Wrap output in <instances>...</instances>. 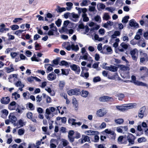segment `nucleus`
Segmentation results:
<instances>
[{
    "label": "nucleus",
    "instance_id": "nucleus-7",
    "mask_svg": "<svg viewBox=\"0 0 148 148\" xmlns=\"http://www.w3.org/2000/svg\"><path fill=\"white\" fill-rule=\"evenodd\" d=\"M80 59L84 60H88L90 61L91 62H92L93 61L91 59V58L90 56L87 53H86L84 54H82V55L80 57Z\"/></svg>",
    "mask_w": 148,
    "mask_h": 148
},
{
    "label": "nucleus",
    "instance_id": "nucleus-27",
    "mask_svg": "<svg viewBox=\"0 0 148 148\" xmlns=\"http://www.w3.org/2000/svg\"><path fill=\"white\" fill-rule=\"evenodd\" d=\"M124 138V135L123 136H120L118 138L117 140L118 142L120 143L123 144H126L127 142H123V140Z\"/></svg>",
    "mask_w": 148,
    "mask_h": 148
},
{
    "label": "nucleus",
    "instance_id": "nucleus-48",
    "mask_svg": "<svg viewBox=\"0 0 148 148\" xmlns=\"http://www.w3.org/2000/svg\"><path fill=\"white\" fill-rule=\"evenodd\" d=\"M62 145L64 147L66 146L69 143L68 141L67 140L65 139L62 140Z\"/></svg>",
    "mask_w": 148,
    "mask_h": 148
},
{
    "label": "nucleus",
    "instance_id": "nucleus-47",
    "mask_svg": "<svg viewBox=\"0 0 148 148\" xmlns=\"http://www.w3.org/2000/svg\"><path fill=\"white\" fill-rule=\"evenodd\" d=\"M95 21L98 23H100L101 21V18L100 16L97 15L95 16Z\"/></svg>",
    "mask_w": 148,
    "mask_h": 148
},
{
    "label": "nucleus",
    "instance_id": "nucleus-64",
    "mask_svg": "<svg viewBox=\"0 0 148 148\" xmlns=\"http://www.w3.org/2000/svg\"><path fill=\"white\" fill-rule=\"evenodd\" d=\"M27 116L28 118L31 119L32 117V114L31 112H29L27 114Z\"/></svg>",
    "mask_w": 148,
    "mask_h": 148
},
{
    "label": "nucleus",
    "instance_id": "nucleus-61",
    "mask_svg": "<svg viewBox=\"0 0 148 148\" xmlns=\"http://www.w3.org/2000/svg\"><path fill=\"white\" fill-rule=\"evenodd\" d=\"M2 112L3 115H4L6 116L8 115V111L5 109L3 110L2 111Z\"/></svg>",
    "mask_w": 148,
    "mask_h": 148
},
{
    "label": "nucleus",
    "instance_id": "nucleus-45",
    "mask_svg": "<svg viewBox=\"0 0 148 148\" xmlns=\"http://www.w3.org/2000/svg\"><path fill=\"white\" fill-rule=\"evenodd\" d=\"M75 121L76 120L74 119H69L68 120V122L69 123L71 124L72 125H74Z\"/></svg>",
    "mask_w": 148,
    "mask_h": 148
},
{
    "label": "nucleus",
    "instance_id": "nucleus-18",
    "mask_svg": "<svg viewBox=\"0 0 148 148\" xmlns=\"http://www.w3.org/2000/svg\"><path fill=\"white\" fill-rule=\"evenodd\" d=\"M129 25L132 27L136 28L138 27V24L134 19H132L129 21Z\"/></svg>",
    "mask_w": 148,
    "mask_h": 148
},
{
    "label": "nucleus",
    "instance_id": "nucleus-51",
    "mask_svg": "<svg viewBox=\"0 0 148 148\" xmlns=\"http://www.w3.org/2000/svg\"><path fill=\"white\" fill-rule=\"evenodd\" d=\"M61 22V20L60 19H58L56 21L55 23L58 27H59L60 26Z\"/></svg>",
    "mask_w": 148,
    "mask_h": 148
},
{
    "label": "nucleus",
    "instance_id": "nucleus-36",
    "mask_svg": "<svg viewBox=\"0 0 148 148\" xmlns=\"http://www.w3.org/2000/svg\"><path fill=\"white\" fill-rule=\"evenodd\" d=\"M123 120L122 119H119L114 120V122L116 123L119 124H122L123 122Z\"/></svg>",
    "mask_w": 148,
    "mask_h": 148
},
{
    "label": "nucleus",
    "instance_id": "nucleus-10",
    "mask_svg": "<svg viewBox=\"0 0 148 148\" xmlns=\"http://www.w3.org/2000/svg\"><path fill=\"white\" fill-rule=\"evenodd\" d=\"M99 100L101 101L106 102L112 101L113 99L112 97L108 96H103L100 97Z\"/></svg>",
    "mask_w": 148,
    "mask_h": 148
},
{
    "label": "nucleus",
    "instance_id": "nucleus-49",
    "mask_svg": "<svg viewBox=\"0 0 148 148\" xmlns=\"http://www.w3.org/2000/svg\"><path fill=\"white\" fill-rule=\"evenodd\" d=\"M16 104V103L14 101H13L11 102L9 105H8V108L9 109H11L12 108H11V106H14Z\"/></svg>",
    "mask_w": 148,
    "mask_h": 148
},
{
    "label": "nucleus",
    "instance_id": "nucleus-38",
    "mask_svg": "<svg viewBox=\"0 0 148 148\" xmlns=\"http://www.w3.org/2000/svg\"><path fill=\"white\" fill-rule=\"evenodd\" d=\"M129 18V16H125L123 17L122 21L123 23H126L128 21V19Z\"/></svg>",
    "mask_w": 148,
    "mask_h": 148
},
{
    "label": "nucleus",
    "instance_id": "nucleus-23",
    "mask_svg": "<svg viewBox=\"0 0 148 148\" xmlns=\"http://www.w3.org/2000/svg\"><path fill=\"white\" fill-rule=\"evenodd\" d=\"M50 28L51 30L53 32H56L58 31V29L54 23H52L49 25Z\"/></svg>",
    "mask_w": 148,
    "mask_h": 148
},
{
    "label": "nucleus",
    "instance_id": "nucleus-24",
    "mask_svg": "<svg viewBox=\"0 0 148 148\" xmlns=\"http://www.w3.org/2000/svg\"><path fill=\"white\" fill-rule=\"evenodd\" d=\"M137 45L139 46H141L142 47H145L146 45L144 39L140 40L137 43Z\"/></svg>",
    "mask_w": 148,
    "mask_h": 148
},
{
    "label": "nucleus",
    "instance_id": "nucleus-12",
    "mask_svg": "<svg viewBox=\"0 0 148 148\" xmlns=\"http://www.w3.org/2000/svg\"><path fill=\"white\" fill-rule=\"evenodd\" d=\"M104 132L107 134H110L112 136L111 137L112 139H115L116 134L113 131L111 130L110 129H107L105 130Z\"/></svg>",
    "mask_w": 148,
    "mask_h": 148
},
{
    "label": "nucleus",
    "instance_id": "nucleus-14",
    "mask_svg": "<svg viewBox=\"0 0 148 148\" xmlns=\"http://www.w3.org/2000/svg\"><path fill=\"white\" fill-rule=\"evenodd\" d=\"M103 69L114 72L117 71L118 68L115 66H106L105 67H103Z\"/></svg>",
    "mask_w": 148,
    "mask_h": 148
},
{
    "label": "nucleus",
    "instance_id": "nucleus-5",
    "mask_svg": "<svg viewBox=\"0 0 148 148\" xmlns=\"http://www.w3.org/2000/svg\"><path fill=\"white\" fill-rule=\"evenodd\" d=\"M116 130L118 132L124 134L128 130L127 126H119L116 127Z\"/></svg>",
    "mask_w": 148,
    "mask_h": 148
},
{
    "label": "nucleus",
    "instance_id": "nucleus-34",
    "mask_svg": "<svg viewBox=\"0 0 148 148\" xmlns=\"http://www.w3.org/2000/svg\"><path fill=\"white\" fill-rule=\"evenodd\" d=\"M74 95H79L80 93V90L78 88H75L73 89Z\"/></svg>",
    "mask_w": 148,
    "mask_h": 148
},
{
    "label": "nucleus",
    "instance_id": "nucleus-6",
    "mask_svg": "<svg viewBox=\"0 0 148 148\" xmlns=\"http://www.w3.org/2000/svg\"><path fill=\"white\" fill-rule=\"evenodd\" d=\"M138 50L136 49H135L130 51L131 54L132 59L135 61L136 60L137 58Z\"/></svg>",
    "mask_w": 148,
    "mask_h": 148
},
{
    "label": "nucleus",
    "instance_id": "nucleus-31",
    "mask_svg": "<svg viewBox=\"0 0 148 148\" xmlns=\"http://www.w3.org/2000/svg\"><path fill=\"white\" fill-rule=\"evenodd\" d=\"M59 65L60 66H65L67 67L69 66V64L68 62L64 60L61 61Z\"/></svg>",
    "mask_w": 148,
    "mask_h": 148
},
{
    "label": "nucleus",
    "instance_id": "nucleus-32",
    "mask_svg": "<svg viewBox=\"0 0 148 148\" xmlns=\"http://www.w3.org/2000/svg\"><path fill=\"white\" fill-rule=\"evenodd\" d=\"M15 86L17 87H24V85L21 82L18 81L15 84Z\"/></svg>",
    "mask_w": 148,
    "mask_h": 148
},
{
    "label": "nucleus",
    "instance_id": "nucleus-22",
    "mask_svg": "<svg viewBox=\"0 0 148 148\" xmlns=\"http://www.w3.org/2000/svg\"><path fill=\"white\" fill-rule=\"evenodd\" d=\"M142 34V30L140 29L138 30L137 34L135 36L134 38L137 40L139 39L140 38V36Z\"/></svg>",
    "mask_w": 148,
    "mask_h": 148
},
{
    "label": "nucleus",
    "instance_id": "nucleus-11",
    "mask_svg": "<svg viewBox=\"0 0 148 148\" xmlns=\"http://www.w3.org/2000/svg\"><path fill=\"white\" fill-rule=\"evenodd\" d=\"M140 73L143 75H148V69L145 66H141L139 69Z\"/></svg>",
    "mask_w": 148,
    "mask_h": 148
},
{
    "label": "nucleus",
    "instance_id": "nucleus-42",
    "mask_svg": "<svg viewBox=\"0 0 148 148\" xmlns=\"http://www.w3.org/2000/svg\"><path fill=\"white\" fill-rule=\"evenodd\" d=\"M146 138L144 137L138 138V141L139 143H141L143 142H145L146 141Z\"/></svg>",
    "mask_w": 148,
    "mask_h": 148
},
{
    "label": "nucleus",
    "instance_id": "nucleus-29",
    "mask_svg": "<svg viewBox=\"0 0 148 148\" xmlns=\"http://www.w3.org/2000/svg\"><path fill=\"white\" fill-rule=\"evenodd\" d=\"M66 5L68 7L66 8V9L68 10H70L72 8L73 3L71 2H67L66 3Z\"/></svg>",
    "mask_w": 148,
    "mask_h": 148
},
{
    "label": "nucleus",
    "instance_id": "nucleus-4",
    "mask_svg": "<svg viewBox=\"0 0 148 148\" xmlns=\"http://www.w3.org/2000/svg\"><path fill=\"white\" fill-rule=\"evenodd\" d=\"M70 67L71 69L75 71V73L77 74H79L80 71V68L78 65L75 64H73L71 65Z\"/></svg>",
    "mask_w": 148,
    "mask_h": 148
},
{
    "label": "nucleus",
    "instance_id": "nucleus-57",
    "mask_svg": "<svg viewBox=\"0 0 148 148\" xmlns=\"http://www.w3.org/2000/svg\"><path fill=\"white\" fill-rule=\"evenodd\" d=\"M101 78L99 77L98 76L94 77L93 78V81L95 82H96L100 81Z\"/></svg>",
    "mask_w": 148,
    "mask_h": 148
},
{
    "label": "nucleus",
    "instance_id": "nucleus-56",
    "mask_svg": "<svg viewBox=\"0 0 148 148\" xmlns=\"http://www.w3.org/2000/svg\"><path fill=\"white\" fill-rule=\"evenodd\" d=\"M99 32L100 34L103 35L105 32V30L103 29H100L99 30Z\"/></svg>",
    "mask_w": 148,
    "mask_h": 148
},
{
    "label": "nucleus",
    "instance_id": "nucleus-9",
    "mask_svg": "<svg viewBox=\"0 0 148 148\" xmlns=\"http://www.w3.org/2000/svg\"><path fill=\"white\" fill-rule=\"evenodd\" d=\"M107 113V111L104 110V109H100L97 111L96 114L98 116L102 117L105 115Z\"/></svg>",
    "mask_w": 148,
    "mask_h": 148
},
{
    "label": "nucleus",
    "instance_id": "nucleus-35",
    "mask_svg": "<svg viewBox=\"0 0 148 148\" xmlns=\"http://www.w3.org/2000/svg\"><path fill=\"white\" fill-rule=\"evenodd\" d=\"M120 45L123 48L126 49L128 47L129 44H126L124 42H123Z\"/></svg>",
    "mask_w": 148,
    "mask_h": 148
},
{
    "label": "nucleus",
    "instance_id": "nucleus-55",
    "mask_svg": "<svg viewBox=\"0 0 148 148\" xmlns=\"http://www.w3.org/2000/svg\"><path fill=\"white\" fill-rule=\"evenodd\" d=\"M31 59L32 61H35L36 62H39V60L37 59L36 56V55L34 54L33 56L31 58Z\"/></svg>",
    "mask_w": 148,
    "mask_h": 148
},
{
    "label": "nucleus",
    "instance_id": "nucleus-44",
    "mask_svg": "<svg viewBox=\"0 0 148 148\" xmlns=\"http://www.w3.org/2000/svg\"><path fill=\"white\" fill-rule=\"evenodd\" d=\"M5 69L7 72L8 73L14 71V69L12 67H7L5 68Z\"/></svg>",
    "mask_w": 148,
    "mask_h": 148
},
{
    "label": "nucleus",
    "instance_id": "nucleus-2",
    "mask_svg": "<svg viewBox=\"0 0 148 148\" xmlns=\"http://www.w3.org/2000/svg\"><path fill=\"white\" fill-rule=\"evenodd\" d=\"M55 108L53 107H50L46 109L45 111V117L48 120H50L54 116L53 113L55 111Z\"/></svg>",
    "mask_w": 148,
    "mask_h": 148
},
{
    "label": "nucleus",
    "instance_id": "nucleus-16",
    "mask_svg": "<svg viewBox=\"0 0 148 148\" xmlns=\"http://www.w3.org/2000/svg\"><path fill=\"white\" fill-rule=\"evenodd\" d=\"M56 78V75L53 72L49 73L47 77L48 79L50 81H52L55 79Z\"/></svg>",
    "mask_w": 148,
    "mask_h": 148
},
{
    "label": "nucleus",
    "instance_id": "nucleus-39",
    "mask_svg": "<svg viewBox=\"0 0 148 148\" xmlns=\"http://www.w3.org/2000/svg\"><path fill=\"white\" fill-rule=\"evenodd\" d=\"M82 16L83 18V20L84 21L87 22L89 21V18L87 16L86 14H83L82 15Z\"/></svg>",
    "mask_w": 148,
    "mask_h": 148
},
{
    "label": "nucleus",
    "instance_id": "nucleus-53",
    "mask_svg": "<svg viewBox=\"0 0 148 148\" xmlns=\"http://www.w3.org/2000/svg\"><path fill=\"white\" fill-rule=\"evenodd\" d=\"M65 83L63 81H60L59 84V86L60 89H62L65 85Z\"/></svg>",
    "mask_w": 148,
    "mask_h": 148
},
{
    "label": "nucleus",
    "instance_id": "nucleus-52",
    "mask_svg": "<svg viewBox=\"0 0 148 148\" xmlns=\"http://www.w3.org/2000/svg\"><path fill=\"white\" fill-rule=\"evenodd\" d=\"M25 130L24 129H20L18 130V134L20 135H21L23 134L24 133Z\"/></svg>",
    "mask_w": 148,
    "mask_h": 148
},
{
    "label": "nucleus",
    "instance_id": "nucleus-13",
    "mask_svg": "<svg viewBox=\"0 0 148 148\" xmlns=\"http://www.w3.org/2000/svg\"><path fill=\"white\" fill-rule=\"evenodd\" d=\"M10 98L9 97H3L0 100L1 102L4 104H8L10 101Z\"/></svg>",
    "mask_w": 148,
    "mask_h": 148
},
{
    "label": "nucleus",
    "instance_id": "nucleus-63",
    "mask_svg": "<svg viewBox=\"0 0 148 148\" xmlns=\"http://www.w3.org/2000/svg\"><path fill=\"white\" fill-rule=\"evenodd\" d=\"M28 106L30 110H33L34 109V107L33 104L31 103H29L28 104Z\"/></svg>",
    "mask_w": 148,
    "mask_h": 148
},
{
    "label": "nucleus",
    "instance_id": "nucleus-28",
    "mask_svg": "<svg viewBox=\"0 0 148 148\" xmlns=\"http://www.w3.org/2000/svg\"><path fill=\"white\" fill-rule=\"evenodd\" d=\"M12 98H14L15 100H16L20 97V95L17 92H15L12 93Z\"/></svg>",
    "mask_w": 148,
    "mask_h": 148
},
{
    "label": "nucleus",
    "instance_id": "nucleus-25",
    "mask_svg": "<svg viewBox=\"0 0 148 148\" xmlns=\"http://www.w3.org/2000/svg\"><path fill=\"white\" fill-rule=\"evenodd\" d=\"M71 49L72 50L77 51L79 50V47L78 45H75L73 42H71Z\"/></svg>",
    "mask_w": 148,
    "mask_h": 148
},
{
    "label": "nucleus",
    "instance_id": "nucleus-43",
    "mask_svg": "<svg viewBox=\"0 0 148 148\" xmlns=\"http://www.w3.org/2000/svg\"><path fill=\"white\" fill-rule=\"evenodd\" d=\"M83 73V71H82L81 72V74L80 75L81 76L85 77L86 78H87L89 77V73H86L84 74Z\"/></svg>",
    "mask_w": 148,
    "mask_h": 148
},
{
    "label": "nucleus",
    "instance_id": "nucleus-33",
    "mask_svg": "<svg viewBox=\"0 0 148 148\" xmlns=\"http://www.w3.org/2000/svg\"><path fill=\"white\" fill-rule=\"evenodd\" d=\"M90 2V1L88 0H84L80 3V5L82 6L87 5H88V3Z\"/></svg>",
    "mask_w": 148,
    "mask_h": 148
},
{
    "label": "nucleus",
    "instance_id": "nucleus-15",
    "mask_svg": "<svg viewBox=\"0 0 148 148\" xmlns=\"http://www.w3.org/2000/svg\"><path fill=\"white\" fill-rule=\"evenodd\" d=\"M84 133L88 135H98L99 134V133L97 131L92 130H89L86 131Z\"/></svg>",
    "mask_w": 148,
    "mask_h": 148
},
{
    "label": "nucleus",
    "instance_id": "nucleus-17",
    "mask_svg": "<svg viewBox=\"0 0 148 148\" xmlns=\"http://www.w3.org/2000/svg\"><path fill=\"white\" fill-rule=\"evenodd\" d=\"M145 110L146 108L145 107H143L140 109L138 115L139 117L140 118H142L143 117Z\"/></svg>",
    "mask_w": 148,
    "mask_h": 148
},
{
    "label": "nucleus",
    "instance_id": "nucleus-46",
    "mask_svg": "<svg viewBox=\"0 0 148 148\" xmlns=\"http://www.w3.org/2000/svg\"><path fill=\"white\" fill-rule=\"evenodd\" d=\"M120 69L123 71H126L127 70L128 67L124 65H119Z\"/></svg>",
    "mask_w": 148,
    "mask_h": 148
},
{
    "label": "nucleus",
    "instance_id": "nucleus-20",
    "mask_svg": "<svg viewBox=\"0 0 148 148\" xmlns=\"http://www.w3.org/2000/svg\"><path fill=\"white\" fill-rule=\"evenodd\" d=\"M148 61V57L146 53L143 54L141 58H140V62L143 63L144 62H147Z\"/></svg>",
    "mask_w": 148,
    "mask_h": 148
},
{
    "label": "nucleus",
    "instance_id": "nucleus-8",
    "mask_svg": "<svg viewBox=\"0 0 148 148\" xmlns=\"http://www.w3.org/2000/svg\"><path fill=\"white\" fill-rule=\"evenodd\" d=\"M82 138L79 139L78 141L81 144H83L84 142H89L90 141V137L87 135H82Z\"/></svg>",
    "mask_w": 148,
    "mask_h": 148
},
{
    "label": "nucleus",
    "instance_id": "nucleus-40",
    "mask_svg": "<svg viewBox=\"0 0 148 148\" xmlns=\"http://www.w3.org/2000/svg\"><path fill=\"white\" fill-rule=\"evenodd\" d=\"M89 92L88 91L86 90H82V96L84 97H86L88 94Z\"/></svg>",
    "mask_w": 148,
    "mask_h": 148
},
{
    "label": "nucleus",
    "instance_id": "nucleus-19",
    "mask_svg": "<svg viewBox=\"0 0 148 148\" xmlns=\"http://www.w3.org/2000/svg\"><path fill=\"white\" fill-rule=\"evenodd\" d=\"M120 35V32L119 31H115L114 34L111 36V40L113 41L116 38V36H119Z\"/></svg>",
    "mask_w": 148,
    "mask_h": 148
},
{
    "label": "nucleus",
    "instance_id": "nucleus-60",
    "mask_svg": "<svg viewBox=\"0 0 148 148\" xmlns=\"http://www.w3.org/2000/svg\"><path fill=\"white\" fill-rule=\"evenodd\" d=\"M94 38L95 40H98L99 41H100L102 40L101 38H99V37L98 35L95 34L94 36Z\"/></svg>",
    "mask_w": 148,
    "mask_h": 148
},
{
    "label": "nucleus",
    "instance_id": "nucleus-62",
    "mask_svg": "<svg viewBox=\"0 0 148 148\" xmlns=\"http://www.w3.org/2000/svg\"><path fill=\"white\" fill-rule=\"evenodd\" d=\"M72 17L75 19L78 18L79 17V16L77 14H75L74 13L71 14Z\"/></svg>",
    "mask_w": 148,
    "mask_h": 148
},
{
    "label": "nucleus",
    "instance_id": "nucleus-1",
    "mask_svg": "<svg viewBox=\"0 0 148 148\" xmlns=\"http://www.w3.org/2000/svg\"><path fill=\"white\" fill-rule=\"evenodd\" d=\"M136 103H129L121 106H116V108L118 110L124 112L133 108L136 106Z\"/></svg>",
    "mask_w": 148,
    "mask_h": 148
},
{
    "label": "nucleus",
    "instance_id": "nucleus-26",
    "mask_svg": "<svg viewBox=\"0 0 148 148\" xmlns=\"http://www.w3.org/2000/svg\"><path fill=\"white\" fill-rule=\"evenodd\" d=\"M56 10L58 12L61 13L65 11L66 10V8H60L59 5H57Z\"/></svg>",
    "mask_w": 148,
    "mask_h": 148
},
{
    "label": "nucleus",
    "instance_id": "nucleus-3",
    "mask_svg": "<svg viewBox=\"0 0 148 148\" xmlns=\"http://www.w3.org/2000/svg\"><path fill=\"white\" fill-rule=\"evenodd\" d=\"M124 138L126 139L129 142L128 145L130 146L134 143L135 137L132 134L127 133L124 135Z\"/></svg>",
    "mask_w": 148,
    "mask_h": 148
},
{
    "label": "nucleus",
    "instance_id": "nucleus-21",
    "mask_svg": "<svg viewBox=\"0 0 148 148\" xmlns=\"http://www.w3.org/2000/svg\"><path fill=\"white\" fill-rule=\"evenodd\" d=\"M10 122L12 123L15 122L17 120L16 118L13 115V113H11L9 116Z\"/></svg>",
    "mask_w": 148,
    "mask_h": 148
},
{
    "label": "nucleus",
    "instance_id": "nucleus-30",
    "mask_svg": "<svg viewBox=\"0 0 148 148\" xmlns=\"http://www.w3.org/2000/svg\"><path fill=\"white\" fill-rule=\"evenodd\" d=\"M115 96L119 100H122L124 97V95L122 93H119L116 95Z\"/></svg>",
    "mask_w": 148,
    "mask_h": 148
},
{
    "label": "nucleus",
    "instance_id": "nucleus-54",
    "mask_svg": "<svg viewBox=\"0 0 148 148\" xmlns=\"http://www.w3.org/2000/svg\"><path fill=\"white\" fill-rule=\"evenodd\" d=\"M19 28V26L16 25H13L11 27V29L13 30H15L18 29Z\"/></svg>",
    "mask_w": 148,
    "mask_h": 148
},
{
    "label": "nucleus",
    "instance_id": "nucleus-58",
    "mask_svg": "<svg viewBox=\"0 0 148 148\" xmlns=\"http://www.w3.org/2000/svg\"><path fill=\"white\" fill-rule=\"evenodd\" d=\"M77 102L76 98H73V103L75 107H76L77 106Z\"/></svg>",
    "mask_w": 148,
    "mask_h": 148
},
{
    "label": "nucleus",
    "instance_id": "nucleus-50",
    "mask_svg": "<svg viewBox=\"0 0 148 148\" xmlns=\"http://www.w3.org/2000/svg\"><path fill=\"white\" fill-rule=\"evenodd\" d=\"M24 31V30H17L14 32V34L16 35L20 36L21 35V33Z\"/></svg>",
    "mask_w": 148,
    "mask_h": 148
},
{
    "label": "nucleus",
    "instance_id": "nucleus-59",
    "mask_svg": "<svg viewBox=\"0 0 148 148\" xmlns=\"http://www.w3.org/2000/svg\"><path fill=\"white\" fill-rule=\"evenodd\" d=\"M73 89H71L67 92L68 94L70 96L74 95Z\"/></svg>",
    "mask_w": 148,
    "mask_h": 148
},
{
    "label": "nucleus",
    "instance_id": "nucleus-41",
    "mask_svg": "<svg viewBox=\"0 0 148 148\" xmlns=\"http://www.w3.org/2000/svg\"><path fill=\"white\" fill-rule=\"evenodd\" d=\"M1 28L0 29V32H3L4 31L6 30L5 29V25L3 24H1L0 25Z\"/></svg>",
    "mask_w": 148,
    "mask_h": 148
},
{
    "label": "nucleus",
    "instance_id": "nucleus-37",
    "mask_svg": "<svg viewBox=\"0 0 148 148\" xmlns=\"http://www.w3.org/2000/svg\"><path fill=\"white\" fill-rule=\"evenodd\" d=\"M110 18V17L109 14L107 13H105L103 16V18L104 20H108Z\"/></svg>",
    "mask_w": 148,
    "mask_h": 148
}]
</instances>
